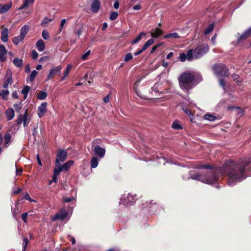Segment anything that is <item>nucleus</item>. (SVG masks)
Returning a JSON list of instances; mask_svg holds the SVG:
<instances>
[{"label":"nucleus","mask_w":251,"mask_h":251,"mask_svg":"<svg viewBox=\"0 0 251 251\" xmlns=\"http://www.w3.org/2000/svg\"><path fill=\"white\" fill-rule=\"evenodd\" d=\"M250 162V161L245 160L238 163L231 161L225 164L223 167V171L228 176L229 185L233 186L237 182L246 178L247 176L245 174V168Z\"/></svg>","instance_id":"f257e3e1"},{"label":"nucleus","mask_w":251,"mask_h":251,"mask_svg":"<svg viewBox=\"0 0 251 251\" xmlns=\"http://www.w3.org/2000/svg\"><path fill=\"white\" fill-rule=\"evenodd\" d=\"M190 178L204 183L211 184L218 180V176L215 170H210L204 174H192Z\"/></svg>","instance_id":"f03ea898"},{"label":"nucleus","mask_w":251,"mask_h":251,"mask_svg":"<svg viewBox=\"0 0 251 251\" xmlns=\"http://www.w3.org/2000/svg\"><path fill=\"white\" fill-rule=\"evenodd\" d=\"M194 79V75L190 73H184L178 77L179 86L184 91H188L193 87L192 82Z\"/></svg>","instance_id":"7ed1b4c3"},{"label":"nucleus","mask_w":251,"mask_h":251,"mask_svg":"<svg viewBox=\"0 0 251 251\" xmlns=\"http://www.w3.org/2000/svg\"><path fill=\"white\" fill-rule=\"evenodd\" d=\"M214 74L218 76H227L229 73L226 66L223 64H215L212 67Z\"/></svg>","instance_id":"20e7f679"},{"label":"nucleus","mask_w":251,"mask_h":251,"mask_svg":"<svg viewBox=\"0 0 251 251\" xmlns=\"http://www.w3.org/2000/svg\"><path fill=\"white\" fill-rule=\"evenodd\" d=\"M208 46L207 44L198 46L194 50H193V59L201 57L208 51Z\"/></svg>","instance_id":"39448f33"},{"label":"nucleus","mask_w":251,"mask_h":251,"mask_svg":"<svg viewBox=\"0 0 251 251\" xmlns=\"http://www.w3.org/2000/svg\"><path fill=\"white\" fill-rule=\"evenodd\" d=\"M67 152L64 150H59L56 155L55 165L56 166L60 165V162H64L67 157Z\"/></svg>","instance_id":"423d86ee"},{"label":"nucleus","mask_w":251,"mask_h":251,"mask_svg":"<svg viewBox=\"0 0 251 251\" xmlns=\"http://www.w3.org/2000/svg\"><path fill=\"white\" fill-rule=\"evenodd\" d=\"M4 81L2 87L4 89H7L9 85H11L13 83L12 78V71L11 70L8 69L6 71V74L4 77Z\"/></svg>","instance_id":"0eeeda50"},{"label":"nucleus","mask_w":251,"mask_h":251,"mask_svg":"<svg viewBox=\"0 0 251 251\" xmlns=\"http://www.w3.org/2000/svg\"><path fill=\"white\" fill-rule=\"evenodd\" d=\"M28 119V110L26 109L24 115H19L16 120V123L18 125H20L23 123L24 126L25 127L27 126Z\"/></svg>","instance_id":"6e6552de"},{"label":"nucleus","mask_w":251,"mask_h":251,"mask_svg":"<svg viewBox=\"0 0 251 251\" xmlns=\"http://www.w3.org/2000/svg\"><path fill=\"white\" fill-rule=\"evenodd\" d=\"M61 69L62 67L60 66L51 68L50 71L46 81L52 79L55 75H59L61 73Z\"/></svg>","instance_id":"1a4fd4ad"},{"label":"nucleus","mask_w":251,"mask_h":251,"mask_svg":"<svg viewBox=\"0 0 251 251\" xmlns=\"http://www.w3.org/2000/svg\"><path fill=\"white\" fill-rule=\"evenodd\" d=\"M193 50H189L187 51V54L181 53L179 54V58L182 62L185 61L186 60L188 61H191L193 60Z\"/></svg>","instance_id":"9d476101"},{"label":"nucleus","mask_w":251,"mask_h":251,"mask_svg":"<svg viewBox=\"0 0 251 251\" xmlns=\"http://www.w3.org/2000/svg\"><path fill=\"white\" fill-rule=\"evenodd\" d=\"M68 216V212L65 210H61L59 213L52 216L51 220L53 221H56L58 219L63 221Z\"/></svg>","instance_id":"9b49d317"},{"label":"nucleus","mask_w":251,"mask_h":251,"mask_svg":"<svg viewBox=\"0 0 251 251\" xmlns=\"http://www.w3.org/2000/svg\"><path fill=\"white\" fill-rule=\"evenodd\" d=\"M134 197L133 196L128 194L127 195H124L123 199H121L124 205L127 206L129 204L132 203L134 202Z\"/></svg>","instance_id":"f8f14e48"},{"label":"nucleus","mask_w":251,"mask_h":251,"mask_svg":"<svg viewBox=\"0 0 251 251\" xmlns=\"http://www.w3.org/2000/svg\"><path fill=\"white\" fill-rule=\"evenodd\" d=\"M93 151L95 155L98 156L100 158H102L104 156L105 150L104 148L96 145L95 146Z\"/></svg>","instance_id":"ddd939ff"},{"label":"nucleus","mask_w":251,"mask_h":251,"mask_svg":"<svg viewBox=\"0 0 251 251\" xmlns=\"http://www.w3.org/2000/svg\"><path fill=\"white\" fill-rule=\"evenodd\" d=\"M47 102H42L38 108V115L39 118L42 117L47 111Z\"/></svg>","instance_id":"4468645a"},{"label":"nucleus","mask_w":251,"mask_h":251,"mask_svg":"<svg viewBox=\"0 0 251 251\" xmlns=\"http://www.w3.org/2000/svg\"><path fill=\"white\" fill-rule=\"evenodd\" d=\"M100 3L98 0H94L91 4V10L93 12L97 13L100 8Z\"/></svg>","instance_id":"2eb2a0df"},{"label":"nucleus","mask_w":251,"mask_h":251,"mask_svg":"<svg viewBox=\"0 0 251 251\" xmlns=\"http://www.w3.org/2000/svg\"><path fill=\"white\" fill-rule=\"evenodd\" d=\"M7 53V50L5 47L2 45H0V60L1 61H4L6 57L5 55Z\"/></svg>","instance_id":"dca6fc26"},{"label":"nucleus","mask_w":251,"mask_h":251,"mask_svg":"<svg viewBox=\"0 0 251 251\" xmlns=\"http://www.w3.org/2000/svg\"><path fill=\"white\" fill-rule=\"evenodd\" d=\"M12 3H9L6 4L0 5V14H3L8 11L11 7Z\"/></svg>","instance_id":"f3484780"},{"label":"nucleus","mask_w":251,"mask_h":251,"mask_svg":"<svg viewBox=\"0 0 251 251\" xmlns=\"http://www.w3.org/2000/svg\"><path fill=\"white\" fill-rule=\"evenodd\" d=\"M251 35V27L247 29L237 40L239 43L242 40L246 39Z\"/></svg>","instance_id":"a211bd4d"},{"label":"nucleus","mask_w":251,"mask_h":251,"mask_svg":"<svg viewBox=\"0 0 251 251\" xmlns=\"http://www.w3.org/2000/svg\"><path fill=\"white\" fill-rule=\"evenodd\" d=\"M5 114L8 120H11L15 116L14 110L12 108H9L6 110Z\"/></svg>","instance_id":"6ab92c4d"},{"label":"nucleus","mask_w":251,"mask_h":251,"mask_svg":"<svg viewBox=\"0 0 251 251\" xmlns=\"http://www.w3.org/2000/svg\"><path fill=\"white\" fill-rule=\"evenodd\" d=\"M1 40L3 42H6L8 41V30L7 28H5L1 31Z\"/></svg>","instance_id":"aec40b11"},{"label":"nucleus","mask_w":251,"mask_h":251,"mask_svg":"<svg viewBox=\"0 0 251 251\" xmlns=\"http://www.w3.org/2000/svg\"><path fill=\"white\" fill-rule=\"evenodd\" d=\"M36 47L39 51H43L45 48V44L42 39L39 40L36 44Z\"/></svg>","instance_id":"412c9836"},{"label":"nucleus","mask_w":251,"mask_h":251,"mask_svg":"<svg viewBox=\"0 0 251 251\" xmlns=\"http://www.w3.org/2000/svg\"><path fill=\"white\" fill-rule=\"evenodd\" d=\"M29 27L27 25H25L23 26L20 30V35L23 37L24 38L25 37V35L28 33L29 30Z\"/></svg>","instance_id":"4be33fe9"},{"label":"nucleus","mask_w":251,"mask_h":251,"mask_svg":"<svg viewBox=\"0 0 251 251\" xmlns=\"http://www.w3.org/2000/svg\"><path fill=\"white\" fill-rule=\"evenodd\" d=\"M163 33V31L161 29L156 28L154 29H153L151 32V36L154 38H157L158 36L161 35Z\"/></svg>","instance_id":"5701e85b"},{"label":"nucleus","mask_w":251,"mask_h":251,"mask_svg":"<svg viewBox=\"0 0 251 251\" xmlns=\"http://www.w3.org/2000/svg\"><path fill=\"white\" fill-rule=\"evenodd\" d=\"M13 63L16 67L21 68L23 66V60L16 57L13 60Z\"/></svg>","instance_id":"b1692460"},{"label":"nucleus","mask_w":251,"mask_h":251,"mask_svg":"<svg viewBox=\"0 0 251 251\" xmlns=\"http://www.w3.org/2000/svg\"><path fill=\"white\" fill-rule=\"evenodd\" d=\"M180 38V36L176 32L169 33L167 35H165L164 36V39H179Z\"/></svg>","instance_id":"393cba45"},{"label":"nucleus","mask_w":251,"mask_h":251,"mask_svg":"<svg viewBox=\"0 0 251 251\" xmlns=\"http://www.w3.org/2000/svg\"><path fill=\"white\" fill-rule=\"evenodd\" d=\"M73 164L74 161L73 160H69L64 164L61 167L62 168V170L68 171Z\"/></svg>","instance_id":"a878e982"},{"label":"nucleus","mask_w":251,"mask_h":251,"mask_svg":"<svg viewBox=\"0 0 251 251\" xmlns=\"http://www.w3.org/2000/svg\"><path fill=\"white\" fill-rule=\"evenodd\" d=\"M31 88L30 86L26 85L25 86L23 89L22 90V93L24 96V99H26L27 97V94L29 91L30 90Z\"/></svg>","instance_id":"bb28decb"},{"label":"nucleus","mask_w":251,"mask_h":251,"mask_svg":"<svg viewBox=\"0 0 251 251\" xmlns=\"http://www.w3.org/2000/svg\"><path fill=\"white\" fill-rule=\"evenodd\" d=\"M9 93V92L7 89L3 88V90L0 91V96L3 100H6Z\"/></svg>","instance_id":"cd10ccee"},{"label":"nucleus","mask_w":251,"mask_h":251,"mask_svg":"<svg viewBox=\"0 0 251 251\" xmlns=\"http://www.w3.org/2000/svg\"><path fill=\"white\" fill-rule=\"evenodd\" d=\"M72 68V66L71 65L69 64L67 66L66 70L63 72V77L61 78V80H63L68 75L69 73H70L71 69Z\"/></svg>","instance_id":"c85d7f7f"},{"label":"nucleus","mask_w":251,"mask_h":251,"mask_svg":"<svg viewBox=\"0 0 251 251\" xmlns=\"http://www.w3.org/2000/svg\"><path fill=\"white\" fill-rule=\"evenodd\" d=\"M99 164L98 159L96 157H92L91 161V167L92 168H96Z\"/></svg>","instance_id":"c756f323"},{"label":"nucleus","mask_w":251,"mask_h":251,"mask_svg":"<svg viewBox=\"0 0 251 251\" xmlns=\"http://www.w3.org/2000/svg\"><path fill=\"white\" fill-rule=\"evenodd\" d=\"M203 118L205 120L212 122L214 121L216 119V117L215 116L210 114H205L203 116Z\"/></svg>","instance_id":"7c9ffc66"},{"label":"nucleus","mask_w":251,"mask_h":251,"mask_svg":"<svg viewBox=\"0 0 251 251\" xmlns=\"http://www.w3.org/2000/svg\"><path fill=\"white\" fill-rule=\"evenodd\" d=\"M172 127L175 129L179 130L182 128L181 125L179 124V122L177 121H175L173 122Z\"/></svg>","instance_id":"2f4dec72"},{"label":"nucleus","mask_w":251,"mask_h":251,"mask_svg":"<svg viewBox=\"0 0 251 251\" xmlns=\"http://www.w3.org/2000/svg\"><path fill=\"white\" fill-rule=\"evenodd\" d=\"M11 139V135L10 133H6L4 136V145L7 147V145L10 143Z\"/></svg>","instance_id":"473e14b6"},{"label":"nucleus","mask_w":251,"mask_h":251,"mask_svg":"<svg viewBox=\"0 0 251 251\" xmlns=\"http://www.w3.org/2000/svg\"><path fill=\"white\" fill-rule=\"evenodd\" d=\"M146 33L144 32H141L140 34H139V35L138 36H137L136 38H135L134 40H133L131 42V44L132 45H133V44H135L137 43L138 42H139L141 40L142 37L143 36L146 35Z\"/></svg>","instance_id":"72a5a7b5"},{"label":"nucleus","mask_w":251,"mask_h":251,"mask_svg":"<svg viewBox=\"0 0 251 251\" xmlns=\"http://www.w3.org/2000/svg\"><path fill=\"white\" fill-rule=\"evenodd\" d=\"M24 38L21 36L20 35H19L18 36L15 37L12 39V42L15 44L17 45L19 44L20 42L23 41L24 40Z\"/></svg>","instance_id":"f704fd0d"},{"label":"nucleus","mask_w":251,"mask_h":251,"mask_svg":"<svg viewBox=\"0 0 251 251\" xmlns=\"http://www.w3.org/2000/svg\"><path fill=\"white\" fill-rule=\"evenodd\" d=\"M47 93L44 91H40L37 95V98L39 100H43L46 98Z\"/></svg>","instance_id":"c9c22d12"},{"label":"nucleus","mask_w":251,"mask_h":251,"mask_svg":"<svg viewBox=\"0 0 251 251\" xmlns=\"http://www.w3.org/2000/svg\"><path fill=\"white\" fill-rule=\"evenodd\" d=\"M62 171V168H61L60 165H58L57 166L55 165V167L53 170V174L58 176L60 174V172Z\"/></svg>","instance_id":"e433bc0d"},{"label":"nucleus","mask_w":251,"mask_h":251,"mask_svg":"<svg viewBox=\"0 0 251 251\" xmlns=\"http://www.w3.org/2000/svg\"><path fill=\"white\" fill-rule=\"evenodd\" d=\"M214 29V25L213 24H210L204 30V34H207L210 33Z\"/></svg>","instance_id":"4c0bfd02"},{"label":"nucleus","mask_w":251,"mask_h":251,"mask_svg":"<svg viewBox=\"0 0 251 251\" xmlns=\"http://www.w3.org/2000/svg\"><path fill=\"white\" fill-rule=\"evenodd\" d=\"M37 74H38L37 71H36V70L33 71L30 75V76L29 78V80L30 81H33Z\"/></svg>","instance_id":"58836bf2"},{"label":"nucleus","mask_w":251,"mask_h":251,"mask_svg":"<svg viewBox=\"0 0 251 251\" xmlns=\"http://www.w3.org/2000/svg\"><path fill=\"white\" fill-rule=\"evenodd\" d=\"M118 14L117 12H112L110 13L109 18L110 20L113 21L117 18Z\"/></svg>","instance_id":"ea45409f"},{"label":"nucleus","mask_w":251,"mask_h":251,"mask_svg":"<svg viewBox=\"0 0 251 251\" xmlns=\"http://www.w3.org/2000/svg\"><path fill=\"white\" fill-rule=\"evenodd\" d=\"M13 106L16 112H19L22 108V104L21 102L16 103L13 105Z\"/></svg>","instance_id":"a19ab883"},{"label":"nucleus","mask_w":251,"mask_h":251,"mask_svg":"<svg viewBox=\"0 0 251 251\" xmlns=\"http://www.w3.org/2000/svg\"><path fill=\"white\" fill-rule=\"evenodd\" d=\"M42 37L45 40H47L49 38V32L46 30H44L42 31Z\"/></svg>","instance_id":"79ce46f5"},{"label":"nucleus","mask_w":251,"mask_h":251,"mask_svg":"<svg viewBox=\"0 0 251 251\" xmlns=\"http://www.w3.org/2000/svg\"><path fill=\"white\" fill-rule=\"evenodd\" d=\"M233 80L236 82L238 84H239L241 82V80L240 77L238 75L234 74L233 75Z\"/></svg>","instance_id":"37998d69"},{"label":"nucleus","mask_w":251,"mask_h":251,"mask_svg":"<svg viewBox=\"0 0 251 251\" xmlns=\"http://www.w3.org/2000/svg\"><path fill=\"white\" fill-rule=\"evenodd\" d=\"M34 2V0H25L24 2V6L28 7L30 4Z\"/></svg>","instance_id":"c03bdc74"},{"label":"nucleus","mask_w":251,"mask_h":251,"mask_svg":"<svg viewBox=\"0 0 251 251\" xmlns=\"http://www.w3.org/2000/svg\"><path fill=\"white\" fill-rule=\"evenodd\" d=\"M132 59V55L131 53H127L124 58L125 61H128Z\"/></svg>","instance_id":"a18cd8bd"},{"label":"nucleus","mask_w":251,"mask_h":251,"mask_svg":"<svg viewBox=\"0 0 251 251\" xmlns=\"http://www.w3.org/2000/svg\"><path fill=\"white\" fill-rule=\"evenodd\" d=\"M90 52H91L90 50H88L85 53L83 54L81 56L82 60H87L88 58V57L89 56V55L90 54Z\"/></svg>","instance_id":"49530a36"},{"label":"nucleus","mask_w":251,"mask_h":251,"mask_svg":"<svg viewBox=\"0 0 251 251\" xmlns=\"http://www.w3.org/2000/svg\"><path fill=\"white\" fill-rule=\"evenodd\" d=\"M52 21V19H49L48 18H45L44 20L43 21V22H42L41 23V25H43V26H45V25L50 22Z\"/></svg>","instance_id":"de8ad7c7"},{"label":"nucleus","mask_w":251,"mask_h":251,"mask_svg":"<svg viewBox=\"0 0 251 251\" xmlns=\"http://www.w3.org/2000/svg\"><path fill=\"white\" fill-rule=\"evenodd\" d=\"M139 85V82H136L134 84V90L136 92V93L139 96V97H141L139 93V92H138V89H137V87Z\"/></svg>","instance_id":"09e8293b"},{"label":"nucleus","mask_w":251,"mask_h":251,"mask_svg":"<svg viewBox=\"0 0 251 251\" xmlns=\"http://www.w3.org/2000/svg\"><path fill=\"white\" fill-rule=\"evenodd\" d=\"M31 56L33 59H36L38 56V53L35 50H33L31 52Z\"/></svg>","instance_id":"8fccbe9b"},{"label":"nucleus","mask_w":251,"mask_h":251,"mask_svg":"<svg viewBox=\"0 0 251 251\" xmlns=\"http://www.w3.org/2000/svg\"><path fill=\"white\" fill-rule=\"evenodd\" d=\"M28 244V239L26 238H24L23 242V251H25V250L26 247Z\"/></svg>","instance_id":"3c124183"},{"label":"nucleus","mask_w":251,"mask_h":251,"mask_svg":"<svg viewBox=\"0 0 251 251\" xmlns=\"http://www.w3.org/2000/svg\"><path fill=\"white\" fill-rule=\"evenodd\" d=\"M27 215H28V213L27 212H25V213H23L21 215L22 219L25 223H26L27 222L26 219H27Z\"/></svg>","instance_id":"603ef678"},{"label":"nucleus","mask_w":251,"mask_h":251,"mask_svg":"<svg viewBox=\"0 0 251 251\" xmlns=\"http://www.w3.org/2000/svg\"><path fill=\"white\" fill-rule=\"evenodd\" d=\"M154 42V40L153 39H149L145 44V45L147 47H149Z\"/></svg>","instance_id":"864d4df0"},{"label":"nucleus","mask_w":251,"mask_h":251,"mask_svg":"<svg viewBox=\"0 0 251 251\" xmlns=\"http://www.w3.org/2000/svg\"><path fill=\"white\" fill-rule=\"evenodd\" d=\"M154 42V40L153 39H149L145 44V45L147 47H149Z\"/></svg>","instance_id":"5fc2aeb1"},{"label":"nucleus","mask_w":251,"mask_h":251,"mask_svg":"<svg viewBox=\"0 0 251 251\" xmlns=\"http://www.w3.org/2000/svg\"><path fill=\"white\" fill-rule=\"evenodd\" d=\"M154 42V40L153 39H149L145 44V45L147 47H149Z\"/></svg>","instance_id":"6e6d98bb"},{"label":"nucleus","mask_w":251,"mask_h":251,"mask_svg":"<svg viewBox=\"0 0 251 251\" xmlns=\"http://www.w3.org/2000/svg\"><path fill=\"white\" fill-rule=\"evenodd\" d=\"M154 42V40L153 39H149L145 44V45L147 47H149Z\"/></svg>","instance_id":"4d7b16f0"},{"label":"nucleus","mask_w":251,"mask_h":251,"mask_svg":"<svg viewBox=\"0 0 251 251\" xmlns=\"http://www.w3.org/2000/svg\"><path fill=\"white\" fill-rule=\"evenodd\" d=\"M66 19H62L61 20V23H60V28H59V31L60 32H61V31L62 30V28L63 27V26L65 25V24H66Z\"/></svg>","instance_id":"13d9d810"},{"label":"nucleus","mask_w":251,"mask_h":251,"mask_svg":"<svg viewBox=\"0 0 251 251\" xmlns=\"http://www.w3.org/2000/svg\"><path fill=\"white\" fill-rule=\"evenodd\" d=\"M182 109H183V110L184 111V112L186 114H187L188 116H191L192 115L191 112L189 109H188L187 108H185L184 107H183L182 108Z\"/></svg>","instance_id":"bf43d9fd"},{"label":"nucleus","mask_w":251,"mask_h":251,"mask_svg":"<svg viewBox=\"0 0 251 251\" xmlns=\"http://www.w3.org/2000/svg\"><path fill=\"white\" fill-rule=\"evenodd\" d=\"M197 168H198V169H210V168H211V167L209 165H205L199 166Z\"/></svg>","instance_id":"052dcab7"},{"label":"nucleus","mask_w":251,"mask_h":251,"mask_svg":"<svg viewBox=\"0 0 251 251\" xmlns=\"http://www.w3.org/2000/svg\"><path fill=\"white\" fill-rule=\"evenodd\" d=\"M73 200H74L73 197L64 198L63 199V201L65 202H69L71 201H73Z\"/></svg>","instance_id":"680f3d73"},{"label":"nucleus","mask_w":251,"mask_h":251,"mask_svg":"<svg viewBox=\"0 0 251 251\" xmlns=\"http://www.w3.org/2000/svg\"><path fill=\"white\" fill-rule=\"evenodd\" d=\"M48 59L49 57L48 56H43L40 58L39 61L40 62L42 63L47 60Z\"/></svg>","instance_id":"e2e57ef3"},{"label":"nucleus","mask_w":251,"mask_h":251,"mask_svg":"<svg viewBox=\"0 0 251 251\" xmlns=\"http://www.w3.org/2000/svg\"><path fill=\"white\" fill-rule=\"evenodd\" d=\"M57 176H55L53 174L51 180L50 182V184H51L52 182H56L57 181Z\"/></svg>","instance_id":"0e129e2a"},{"label":"nucleus","mask_w":251,"mask_h":251,"mask_svg":"<svg viewBox=\"0 0 251 251\" xmlns=\"http://www.w3.org/2000/svg\"><path fill=\"white\" fill-rule=\"evenodd\" d=\"M24 198L25 200H28V201H32L33 200L31 199L30 197L29 196V194H26L25 196H24Z\"/></svg>","instance_id":"69168bd1"},{"label":"nucleus","mask_w":251,"mask_h":251,"mask_svg":"<svg viewBox=\"0 0 251 251\" xmlns=\"http://www.w3.org/2000/svg\"><path fill=\"white\" fill-rule=\"evenodd\" d=\"M219 83H220V85L224 88L225 89V81L223 79H220L219 80Z\"/></svg>","instance_id":"338daca9"},{"label":"nucleus","mask_w":251,"mask_h":251,"mask_svg":"<svg viewBox=\"0 0 251 251\" xmlns=\"http://www.w3.org/2000/svg\"><path fill=\"white\" fill-rule=\"evenodd\" d=\"M141 9V6L139 4H137L133 7V9L134 10H139Z\"/></svg>","instance_id":"774afa93"}]
</instances>
